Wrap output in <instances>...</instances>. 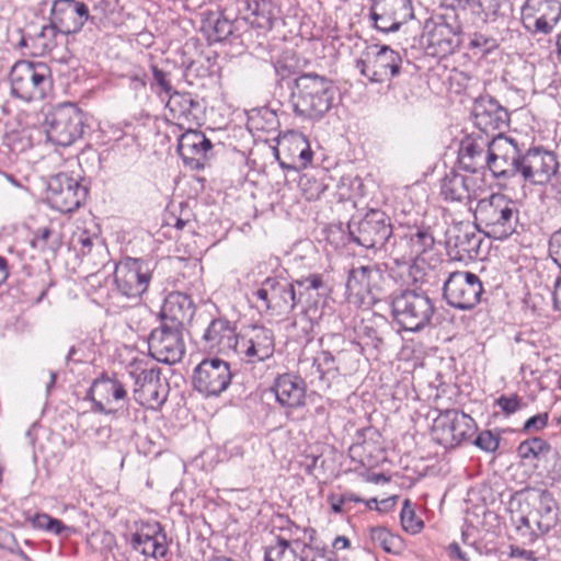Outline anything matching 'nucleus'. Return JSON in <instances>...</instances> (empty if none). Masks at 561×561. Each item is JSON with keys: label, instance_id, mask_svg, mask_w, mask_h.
<instances>
[{"label": "nucleus", "instance_id": "obj_1", "mask_svg": "<svg viewBox=\"0 0 561 561\" xmlns=\"http://www.w3.org/2000/svg\"><path fill=\"white\" fill-rule=\"evenodd\" d=\"M335 92L331 79L316 72L302 73L295 79L291 89L293 111L301 118L320 121L331 110Z\"/></svg>", "mask_w": 561, "mask_h": 561}, {"label": "nucleus", "instance_id": "obj_2", "mask_svg": "<svg viewBox=\"0 0 561 561\" xmlns=\"http://www.w3.org/2000/svg\"><path fill=\"white\" fill-rule=\"evenodd\" d=\"M519 224L517 204L503 194H492L478 202L474 225L486 237L505 240L516 232Z\"/></svg>", "mask_w": 561, "mask_h": 561}, {"label": "nucleus", "instance_id": "obj_3", "mask_svg": "<svg viewBox=\"0 0 561 561\" xmlns=\"http://www.w3.org/2000/svg\"><path fill=\"white\" fill-rule=\"evenodd\" d=\"M391 316L404 331L420 332L431 324L435 314L432 298L422 290L403 289L391 295Z\"/></svg>", "mask_w": 561, "mask_h": 561}, {"label": "nucleus", "instance_id": "obj_4", "mask_svg": "<svg viewBox=\"0 0 561 561\" xmlns=\"http://www.w3.org/2000/svg\"><path fill=\"white\" fill-rule=\"evenodd\" d=\"M435 244V238L430 228H416L402 234L393 244V253L402 260H413L410 275L415 283L433 285L436 278L434 268H430L422 254Z\"/></svg>", "mask_w": 561, "mask_h": 561}, {"label": "nucleus", "instance_id": "obj_5", "mask_svg": "<svg viewBox=\"0 0 561 561\" xmlns=\"http://www.w3.org/2000/svg\"><path fill=\"white\" fill-rule=\"evenodd\" d=\"M512 520L523 543L531 545L557 525V502L549 492L543 491L527 514L513 515Z\"/></svg>", "mask_w": 561, "mask_h": 561}, {"label": "nucleus", "instance_id": "obj_6", "mask_svg": "<svg viewBox=\"0 0 561 561\" xmlns=\"http://www.w3.org/2000/svg\"><path fill=\"white\" fill-rule=\"evenodd\" d=\"M11 93L25 102L41 101L51 90L49 69L44 64L20 60L10 72Z\"/></svg>", "mask_w": 561, "mask_h": 561}, {"label": "nucleus", "instance_id": "obj_7", "mask_svg": "<svg viewBox=\"0 0 561 561\" xmlns=\"http://www.w3.org/2000/svg\"><path fill=\"white\" fill-rule=\"evenodd\" d=\"M524 150L504 133H497L488 141L486 167L497 179L519 176Z\"/></svg>", "mask_w": 561, "mask_h": 561}, {"label": "nucleus", "instance_id": "obj_8", "mask_svg": "<svg viewBox=\"0 0 561 561\" xmlns=\"http://www.w3.org/2000/svg\"><path fill=\"white\" fill-rule=\"evenodd\" d=\"M347 228L351 240L365 249H386L392 236L390 218L379 209H370L358 220L352 219Z\"/></svg>", "mask_w": 561, "mask_h": 561}, {"label": "nucleus", "instance_id": "obj_9", "mask_svg": "<svg viewBox=\"0 0 561 561\" xmlns=\"http://www.w3.org/2000/svg\"><path fill=\"white\" fill-rule=\"evenodd\" d=\"M477 431L476 421L456 409L439 412L435 417L432 436L445 448H454L470 439Z\"/></svg>", "mask_w": 561, "mask_h": 561}, {"label": "nucleus", "instance_id": "obj_10", "mask_svg": "<svg viewBox=\"0 0 561 561\" xmlns=\"http://www.w3.org/2000/svg\"><path fill=\"white\" fill-rule=\"evenodd\" d=\"M483 285L478 275L469 271L450 272L443 285L446 302L459 310H470L480 301Z\"/></svg>", "mask_w": 561, "mask_h": 561}, {"label": "nucleus", "instance_id": "obj_11", "mask_svg": "<svg viewBox=\"0 0 561 561\" xmlns=\"http://www.w3.org/2000/svg\"><path fill=\"white\" fill-rule=\"evenodd\" d=\"M47 138L55 145L67 147L83 134L82 112L73 104L55 108L46 118Z\"/></svg>", "mask_w": 561, "mask_h": 561}, {"label": "nucleus", "instance_id": "obj_12", "mask_svg": "<svg viewBox=\"0 0 561 561\" xmlns=\"http://www.w3.org/2000/svg\"><path fill=\"white\" fill-rule=\"evenodd\" d=\"M230 364L218 357L203 359L193 371L195 390L206 397H218L231 383Z\"/></svg>", "mask_w": 561, "mask_h": 561}, {"label": "nucleus", "instance_id": "obj_13", "mask_svg": "<svg viewBox=\"0 0 561 561\" xmlns=\"http://www.w3.org/2000/svg\"><path fill=\"white\" fill-rule=\"evenodd\" d=\"M462 26L455 12L445 13L438 18L424 35L430 54L446 57L453 54L461 44Z\"/></svg>", "mask_w": 561, "mask_h": 561}, {"label": "nucleus", "instance_id": "obj_14", "mask_svg": "<svg viewBox=\"0 0 561 561\" xmlns=\"http://www.w3.org/2000/svg\"><path fill=\"white\" fill-rule=\"evenodd\" d=\"M87 195V187L67 173H58L48 181L47 201L51 208L60 213L68 214L77 210Z\"/></svg>", "mask_w": 561, "mask_h": 561}, {"label": "nucleus", "instance_id": "obj_15", "mask_svg": "<svg viewBox=\"0 0 561 561\" xmlns=\"http://www.w3.org/2000/svg\"><path fill=\"white\" fill-rule=\"evenodd\" d=\"M367 51L366 59L356 60V68L371 82H385L400 73L402 58L398 51L387 45H374Z\"/></svg>", "mask_w": 561, "mask_h": 561}, {"label": "nucleus", "instance_id": "obj_16", "mask_svg": "<svg viewBox=\"0 0 561 561\" xmlns=\"http://www.w3.org/2000/svg\"><path fill=\"white\" fill-rule=\"evenodd\" d=\"M560 163L553 151L542 147L525 150L519 176L534 185H546L557 178Z\"/></svg>", "mask_w": 561, "mask_h": 561}, {"label": "nucleus", "instance_id": "obj_17", "mask_svg": "<svg viewBox=\"0 0 561 561\" xmlns=\"http://www.w3.org/2000/svg\"><path fill=\"white\" fill-rule=\"evenodd\" d=\"M253 296L262 301L265 309L276 314H287L300 301L302 293H296L294 283L267 277Z\"/></svg>", "mask_w": 561, "mask_h": 561}, {"label": "nucleus", "instance_id": "obj_18", "mask_svg": "<svg viewBox=\"0 0 561 561\" xmlns=\"http://www.w3.org/2000/svg\"><path fill=\"white\" fill-rule=\"evenodd\" d=\"M150 279L151 270L142 260L126 259L115 267L116 289L127 298H140L147 291Z\"/></svg>", "mask_w": 561, "mask_h": 561}, {"label": "nucleus", "instance_id": "obj_19", "mask_svg": "<svg viewBox=\"0 0 561 561\" xmlns=\"http://www.w3.org/2000/svg\"><path fill=\"white\" fill-rule=\"evenodd\" d=\"M148 347L156 360L169 365L179 363L185 353L183 329L161 323L151 331Z\"/></svg>", "mask_w": 561, "mask_h": 561}, {"label": "nucleus", "instance_id": "obj_20", "mask_svg": "<svg viewBox=\"0 0 561 561\" xmlns=\"http://www.w3.org/2000/svg\"><path fill=\"white\" fill-rule=\"evenodd\" d=\"M560 18L559 0H526L522 8V23L534 34H549Z\"/></svg>", "mask_w": 561, "mask_h": 561}, {"label": "nucleus", "instance_id": "obj_21", "mask_svg": "<svg viewBox=\"0 0 561 561\" xmlns=\"http://www.w3.org/2000/svg\"><path fill=\"white\" fill-rule=\"evenodd\" d=\"M275 351L273 331L261 325H253L239 335L236 354L244 362L255 364L271 358Z\"/></svg>", "mask_w": 561, "mask_h": 561}, {"label": "nucleus", "instance_id": "obj_22", "mask_svg": "<svg viewBox=\"0 0 561 561\" xmlns=\"http://www.w3.org/2000/svg\"><path fill=\"white\" fill-rule=\"evenodd\" d=\"M90 19L89 9L79 0H55L49 21L66 36L79 33Z\"/></svg>", "mask_w": 561, "mask_h": 561}, {"label": "nucleus", "instance_id": "obj_23", "mask_svg": "<svg viewBox=\"0 0 561 561\" xmlns=\"http://www.w3.org/2000/svg\"><path fill=\"white\" fill-rule=\"evenodd\" d=\"M383 282V272L378 265H362L350 271L346 290L348 296L362 301L368 296L375 299L382 291Z\"/></svg>", "mask_w": 561, "mask_h": 561}, {"label": "nucleus", "instance_id": "obj_24", "mask_svg": "<svg viewBox=\"0 0 561 561\" xmlns=\"http://www.w3.org/2000/svg\"><path fill=\"white\" fill-rule=\"evenodd\" d=\"M411 15L410 0H374L370 9L374 25L382 33L397 32Z\"/></svg>", "mask_w": 561, "mask_h": 561}, {"label": "nucleus", "instance_id": "obj_25", "mask_svg": "<svg viewBox=\"0 0 561 561\" xmlns=\"http://www.w3.org/2000/svg\"><path fill=\"white\" fill-rule=\"evenodd\" d=\"M474 125L484 134L503 133L508 127L510 114L506 107L491 95H481L473 105Z\"/></svg>", "mask_w": 561, "mask_h": 561}, {"label": "nucleus", "instance_id": "obj_26", "mask_svg": "<svg viewBox=\"0 0 561 561\" xmlns=\"http://www.w3.org/2000/svg\"><path fill=\"white\" fill-rule=\"evenodd\" d=\"M126 398L127 391L123 382L106 375L96 378L87 392V399L93 403L91 410L102 414H114L115 410L107 409L106 405L125 402Z\"/></svg>", "mask_w": 561, "mask_h": 561}, {"label": "nucleus", "instance_id": "obj_27", "mask_svg": "<svg viewBox=\"0 0 561 561\" xmlns=\"http://www.w3.org/2000/svg\"><path fill=\"white\" fill-rule=\"evenodd\" d=\"M176 149L185 165L201 170L211 156L213 144L202 131L190 126L180 136Z\"/></svg>", "mask_w": 561, "mask_h": 561}, {"label": "nucleus", "instance_id": "obj_28", "mask_svg": "<svg viewBox=\"0 0 561 561\" xmlns=\"http://www.w3.org/2000/svg\"><path fill=\"white\" fill-rule=\"evenodd\" d=\"M165 387L160 369H142L135 378L134 398L142 407L160 408L167 399Z\"/></svg>", "mask_w": 561, "mask_h": 561}, {"label": "nucleus", "instance_id": "obj_29", "mask_svg": "<svg viewBox=\"0 0 561 561\" xmlns=\"http://www.w3.org/2000/svg\"><path fill=\"white\" fill-rule=\"evenodd\" d=\"M195 312L191 297L183 293H171L167 296L161 308V323L184 329Z\"/></svg>", "mask_w": 561, "mask_h": 561}, {"label": "nucleus", "instance_id": "obj_30", "mask_svg": "<svg viewBox=\"0 0 561 561\" xmlns=\"http://www.w3.org/2000/svg\"><path fill=\"white\" fill-rule=\"evenodd\" d=\"M203 340L209 350L218 353L233 352L236 354L239 335L230 321L219 318L209 323Z\"/></svg>", "mask_w": 561, "mask_h": 561}, {"label": "nucleus", "instance_id": "obj_31", "mask_svg": "<svg viewBox=\"0 0 561 561\" xmlns=\"http://www.w3.org/2000/svg\"><path fill=\"white\" fill-rule=\"evenodd\" d=\"M67 37L49 21L38 32L22 37L21 44L30 47L34 56L53 55L60 50Z\"/></svg>", "mask_w": 561, "mask_h": 561}, {"label": "nucleus", "instance_id": "obj_32", "mask_svg": "<svg viewBox=\"0 0 561 561\" xmlns=\"http://www.w3.org/2000/svg\"><path fill=\"white\" fill-rule=\"evenodd\" d=\"M276 401L285 408H299L305 404L306 383L304 379L291 374L279 375L272 387Z\"/></svg>", "mask_w": 561, "mask_h": 561}, {"label": "nucleus", "instance_id": "obj_33", "mask_svg": "<svg viewBox=\"0 0 561 561\" xmlns=\"http://www.w3.org/2000/svg\"><path fill=\"white\" fill-rule=\"evenodd\" d=\"M440 194L448 202H470L477 195L473 175L449 171L440 181Z\"/></svg>", "mask_w": 561, "mask_h": 561}, {"label": "nucleus", "instance_id": "obj_34", "mask_svg": "<svg viewBox=\"0 0 561 561\" xmlns=\"http://www.w3.org/2000/svg\"><path fill=\"white\" fill-rule=\"evenodd\" d=\"M314 551L316 549L311 545L301 543L299 540L294 547L285 535H279L274 545L266 547L264 559L265 561H305L307 556V559L313 558Z\"/></svg>", "mask_w": 561, "mask_h": 561}, {"label": "nucleus", "instance_id": "obj_35", "mask_svg": "<svg viewBox=\"0 0 561 561\" xmlns=\"http://www.w3.org/2000/svg\"><path fill=\"white\" fill-rule=\"evenodd\" d=\"M167 106L173 118L178 121L179 126L182 128H184V125H188V127L198 125V112L201 106L191 93L173 91L169 95Z\"/></svg>", "mask_w": 561, "mask_h": 561}, {"label": "nucleus", "instance_id": "obj_36", "mask_svg": "<svg viewBox=\"0 0 561 561\" xmlns=\"http://www.w3.org/2000/svg\"><path fill=\"white\" fill-rule=\"evenodd\" d=\"M447 245L456 251L459 259L478 255L481 239L469 225L454 227L447 236Z\"/></svg>", "mask_w": 561, "mask_h": 561}, {"label": "nucleus", "instance_id": "obj_37", "mask_svg": "<svg viewBox=\"0 0 561 561\" xmlns=\"http://www.w3.org/2000/svg\"><path fill=\"white\" fill-rule=\"evenodd\" d=\"M347 351H339L336 355H332L329 351L319 352L312 359L310 377L311 382L318 380L320 383L329 386V375H334L335 371L340 370V365L344 362V356L347 355Z\"/></svg>", "mask_w": 561, "mask_h": 561}, {"label": "nucleus", "instance_id": "obj_38", "mask_svg": "<svg viewBox=\"0 0 561 561\" xmlns=\"http://www.w3.org/2000/svg\"><path fill=\"white\" fill-rule=\"evenodd\" d=\"M237 23L221 12H209L203 21V30L210 42H222L234 33Z\"/></svg>", "mask_w": 561, "mask_h": 561}, {"label": "nucleus", "instance_id": "obj_39", "mask_svg": "<svg viewBox=\"0 0 561 561\" xmlns=\"http://www.w3.org/2000/svg\"><path fill=\"white\" fill-rule=\"evenodd\" d=\"M245 20L255 28L268 31L276 20L274 9L267 1L255 2Z\"/></svg>", "mask_w": 561, "mask_h": 561}, {"label": "nucleus", "instance_id": "obj_40", "mask_svg": "<svg viewBox=\"0 0 561 561\" xmlns=\"http://www.w3.org/2000/svg\"><path fill=\"white\" fill-rule=\"evenodd\" d=\"M369 535L375 547L382 549L387 553H399L402 549L401 538L391 534L386 527H370Z\"/></svg>", "mask_w": 561, "mask_h": 561}, {"label": "nucleus", "instance_id": "obj_41", "mask_svg": "<svg viewBox=\"0 0 561 561\" xmlns=\"http://www.w3.org/2000/svg\"><path fill=\"white\" fill-rule=\"evenodd\" d=\"M469 42H468V48L474 54V55H482L485 56L495 49L499 48L500 43L499 39L490 34H485L482 32H473L468 35Z\"/></svg>", "mask_w": 561, "mask_h": 561}, {"label": "nucleus", "instance_id": "obj_42", "mask_svg": "<svg viewBox=\"0 0 561 561\" xmlns=\"http://www.w3.org/2000/svg\"><path fill=\"white\" fill-rule=\"evenodd\" d=\"M32 526L39 530L61 536L64 533L66 537L71 533V528L65 525L60 519L54 518L46 513H37L31 519Z\"/></svg>", "mask_w": 561, "mask_h": 561}, {"label": "nucleus", "instance_id": "obj_43", "mask_svg": "<svg viewBox=\"0 0 561 561\" xmlns=\"http://www.w3.org/2000/svg\"><path fill=\"white\" fill-rule=\"evenodd\" d=\"M500 0H476L471 13L483 24L495 22L500 14Z\"/></svg>", "mask_w": 561, "mask_h": 561}, {"label": "nucleus", "instance_id": "obj_44", "mask_svg": "<svg viewBox=\"0 0 561 561\" xmlns=\"http://www.w3.org/2000/svg\"><path fill=\"white\" fill-rule=\"evenodd\" d=\"M550 449L551 446L547 440L536 436L522 442L517 453L522 459H537L540 455L548 454Z\"/></svg>", "mask_w": 561, "mask_h": 561}, {"label": "nucleus", "instance_id": "obj_45", "mask_svg": "<svg viewBox=\"0 0 561 561\" xmlns=\"http://www.w3.org/2000/svg\"><path fill=\"white\" fill-rule=\"evenodd\" d=\"M34 248H38L41 251L56 252L61 242L59 234L49 227L39 228L32 241Z\"/></svg>", "mask_w": 561, "mask_h": 561}, {"label": "nucleus", "instance_id": "obj_46", "mask_svg": "<svg viewBox=\"0 0 561 561\" xmlns=\"http://www.w3.org/2000/svg\"><path fill=\"white\" fill-rule=\"evenodd\" d=\"M282 525L279 526L282 530L288 533V537L286 539L290 540V545L296 547V542L299 540L301 543H306L304 540L306 537L309 539V543L312 542L313 536L316 535L314 529L301 528L298 525L294 524L289 519L280 518Z\"/></svg>", "mask_w": 561, "mask_h": 561}, {"label": "nucleus", "instance_id": "obj_47", "mask_svg": "<svg viewBox=\"0 0 561 561\" xmlns=\"http://www.w3.org/2000/svg\"><path fill=\"white\" fill-rule=\"evenodd\" d=\"M401 524L404 530L416 534L423 528V522L416 517L410 501L405 500L400 513Z\"/></svg>", "mask_w": 561, "mask_h": 561}, {"label": "nucleus", "instance_id": "obj_48", "mask_svg": "<svg viewBox=\"0 0 561 561\" xmlns=\"http://www.w3.org/2000/svg\"><path fill=\"white\" fill-rule=\"evenodd\" d=\"M156 535L152 540V543L149 547H142V554L151 556L153 558H162L168 552V547L165 545V534L162 531L160 524H156Z\"/></svg>", "mask_w": 561, "mask_h": 561}, {"label": "nucleus", "instance_id": "obj_49", "mask_svg": "<svg viewBox=\"0 0 561 561\" xmlns=\"http://www.w3.org/2000/svg\"><path fill=\"white\" fill-rule=\"evenodd\" d=\"M459 151L465 157H472L473 159L486 164V156H484L483 146L470 137L461 140Z\"/></svg>", "mask_w": 561, "mask_h": 561}, {"label": "nucleus", "instance_id": "obj_50", "mask_svg": "<svg viewBox=\"0 0 561 561\" xmlns=\"http://www.w3.org/2000/svg\"><path fill=\"white\" fill-rule=\"evenodd\" d=\"M494 407L500 408L504 415L510 416L522 409V398L516 393L502 394L495 400Z\"/></svg>", "mask_w": 561, "mask_h": 561}, {"label": "nucleus", "instance_id": "obj_51", "mask_svg": "<svg viewBox=\"0 0 561 561\" xmlns=\"http://www.w3.org/2000/svg\"><path fill=\"white\" fill-rule=\"evenodd\" d=\"M473 443L480 449L493 453L499 448L500 439L491 431H483L479 433Z\"/></svg>", "mask_w": 561, "mask_h": 561}, {"label": "nucleus", "instance_id": "obj_52", "mask_svg": "<svg viewBox=\"0 0 561 561\" xmlns=\"http://www.w3.org/2000/svg\"><path fill=\"white\" fill-rule=\"evenodd\" d=\"M548 253L551 260L561 268V228L550 234Z\"/></svg>", "mask_w": 561, "mask_h": 561}, {"label": "nucleus", "instance_id": "obj_53", "mask_svg": "<svg viewBox=\"0 0 561 561\" xmlns=\"http://www.w3.org/2000/svg\"><path fill=\"white\" fill-rule=\"evenodd\" d=\"M295 287L299 288V291H309L311 289L319 290L324 287L323 279L318 274H312L306 278L295 280Z\"/></svg>", "mask_w": 561, "mask_h": 561}, {"label": "nucleus", "instance_id": "obj_54", "mask_svg": "<svg viewBox=\"0 0 561 561\" xmlns=\"http://www.w3.org/2000/svg\"><path fill=\"white\" fill-rule=\"evenodd\" d=\"M156 530H152L151 533H135L131 536V546L135 550H138L142 553V547H149L152 543V540L154 538Z\"/></svg>", "mask_w": 561, "mask_h": 561}, {"label": "nucleus", "instance_id": "obj_55", "mask_svg": "<svg viewBox=\"0 0 561 561\" xmlns=\"http://www.w3.org/2000/svg\"><path fill=\"white\" fill-rule=\"evenodd\" d=\"M151 69H152V75H153V79H154L156 83L160 87V89L164 93L170 95L173 92V89H172L171 82L169 80V73L161 70L157 66H152Z\"/></svg>", "mask_w": 561, "mask_h": 561}, {"label": "nucleus", "instance_id": "obj_56", "mask_svg": "<svg viewBox=\"0 0 561 561\" xmlns=\"http://www.w3.org/2000/svg\"><path fill=\"white\" fill-rule=\"evenodd\" d=\"M548 413H539L537 415H534L531 417H529L525 424H524V430L527 431V432H530V431H535V432H538V431H541L543 430L547 424H548Z\"/></svg>", "mask_w": 561, "mask_h": 561}, {"label": "nucleus", "instance_id": "obj_57", "mask_svg": "<svg viewBox=\"0 0 561 561\" xmlns=\"http://www.w3.org/2000/svg\"><path fill=\"white\" fill-rule=\"evenodd\" d=\"M295 325L297 328H300L302 335L301 337L306 340V342H309L313 339V329L314 323L313 321L307 316L302 314L296 322Z\"/></svg>", "mask_w": 561, "mask_h": 561}, {"label": "nucleus", "instance_id": "obj_58", "mask_svg": "<svg viewBox=\"0 0 561 561\" xmlns=\"http://www.w3.org/2000/svg\"><path fill=\"white\" fill-rule=\"evenodd\" d=\"M458 163L460 169L470 173H476L479 169H483L485 167V163H482L472 157H465L460 151L458 152Z\"/></svg>", "mask_w": 561, "mask_h": 561}, {"label": "nucleus", "instance_id": "obj_59", "mask_svg": "<svg viewBox=\"0 0 561 561\" xmlns=\"http://www.w3.org/2000/svg\"><path fill=\"white\" fill-rule=\"evenodd\" d=\"M351 348H343L342 351H347V355L344 356V362L340 365V370L348 371L355 368V363L357 359L356 356V346L353 343H350Z\"/></svg>", "mask_w": 561, "mask_h": 561}, {"label": "nucleus", "instance_id": "obj_60", "mask_svg": "<svg viewBox=\"0 0 561 561\" xmlns=\"http://www.w3.org/2000/svg\"><path fill=\"white\" fill-rule=\"evenodd\" d=\"M553 308L561 311V274L556 278L552 291Z\"/></svg>", "mask_w": 561, "mask_h": 561}, {"label": "nucleus", "instance_id": "obj_61", "mask_svg": "<svg viewBox=\"0 0 561 561\" xmlns=\"http://www.w3.org/2000/svg\"><path fill=\"white\" fill-rule=\"evenodd\" d=\"M298 160H299V168H307L308 164L311 162L312 151L310 150L308 144H306V147L300 150Z\"/></svg>", "mask_w": 561, "mask_h": 561}, {"label": "nucleus", "instance_id": "obj_62", "mask_svg": "<svg viewBox=\"0 0 561 561\" xmlns=\"http://www.w3.org/2000/svg\"><path fill=\"white\" fill-rule=\"evenodd\" d=\"M449 556L451 559H457L460 561H467L468 558L465 552H462L460 546L457 542H451L448 547Z\"/></svg>", "mask_w": 561, "mask_h": 561}, {"label": "nucleus", "instance_id": "obj_63", "mask_svg": "<svg viewBox=\"0 0 561 561\" xmlns=\"http://www.w3.org/2000/svg\"><path fill=\"white\" fill-rule=\"evenodd\" d=\"M9 276V266L5 257L0 255V286L7 280Z\"/></svg>", "mask_w": 561, "mask_h": 561}, {"label": "nucleus", "instance_id": "obj_64", "mask_svg": "<svg viewBox=\"0 0 561 561\" xmlns=\"http://www.w3.org/2000/svg\"><path fill=\"white\" fill-rule=\"evenodd\" d=\"M330 500H331L332 511L335 513H341L343 511V506L345 505V502L342 499V496L340 495L339 497H336L335 495H331Z\"/></svg>", "mask_w": 561, "mask_h": 561}]
</instances>
